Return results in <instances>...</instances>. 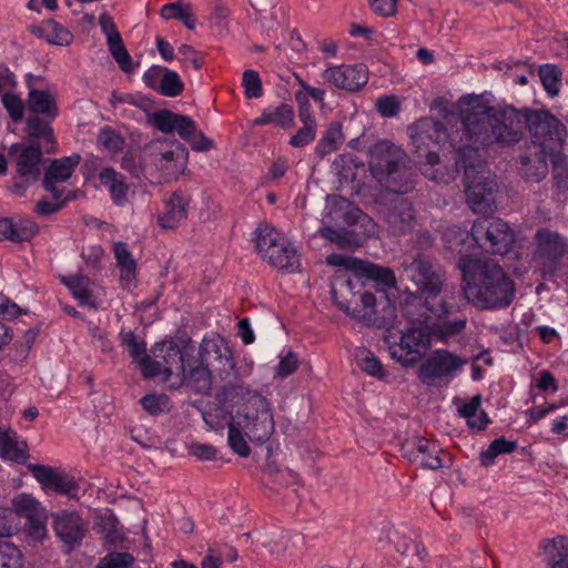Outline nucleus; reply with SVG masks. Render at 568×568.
<instances>
[{"label":"nucleus","mask_w":568,"mask_h":568,"mask_svg":"<svg viewBox=\"0 0 568 568\" xmlns=\"http://www.w3.org/2000/svg\"><path fill=\"white\" fill-rule=\"evenodd\" d=\"M355 288L356 281L332 285V300L338 310L377 328H386L394 324L396 306L387 292L379 290L377 294H373L369 290L361 292Z\"/></svg>","instance_id":"obj_5"},{"label":"nucleus","mask_w":568,"mask_h":568,"mask_svg":"<svg viewBox=\"0 0 568 568\" xmlns=\"http://www.w3.org/2000/svg\"><path fill=\"white\" fill-rule=\"evenodd\" d=\"M113 254L121 272V281L130 284L134 281L136 271V262L131 251L125 243L116 242L113 245Z\"/></svg>","instance_id":"obj_37"},{"label":"nucleus","mask_w":568,"mask_h":568,"mask_svg":"<svg viewBox=\"0 0 568 568\" xmlns=\"http://www.w3.org/2000/svg\"><path fill=\"white\" fill-rule=\"evenodd\" d=\"M408 445L412 446L409 459L419 463L423 468L437 470L445 466L443 456L446 455V452L436 440L416 436Z\"/></svg>","instance_id":"obj_26"},{"label":"nucleus","mask_w":568,"mask_h":568,"mask_svg":"<svg viewBox=\"0 0 568 568\" xmlns=\"http://www.w3.org/2000/svg\"><path fill=\"white\" fill-rule=\"evenodd\" d=\"M385 341L390 357L405 367L416 365L432 344L429 329L416 326L402 331L398 341H392V335H387Z\"/></svg>","instance_id":"obj_12"},{"label":"nucleus","mask_w":568,"mask_h":568,"mask_svg":"<svg viewBox=\"0 0 568 568\" xmlns=\"http://www.w3.org/2000/svg\"><path fill=\"white\" fill-rule=\"evenodd\" d=\"M17 511L24 513L27 516H31L38 506V501L30 495H20L13 500Z\"/></svg>","instance_id":"obj_64"},{"label":"nucleus","mask_w":568,"mask_h":568,"mask_svg":"<svg viewBox=\"0 0 568 568\" xmlns=\"http://www.w3.org/2000/svg\"><path fill=\"white\" fill-rule=\"evenodd\" d=\"M52 518L53 530L62 542L64 552H70L81 545L88 526L78 511L61 510L52 514Z\"/></svg>","instance_id":"obj_20"},{"label":"nucleus","mask_w":568,"mask_h":568,"mask_svg":"<svg viewBox=\"0 0 568 568\" xmlns=\"http://www.w3.org/2000/svg\"><path fill=\"white\" fill-rule=\"evenodd\" d=\"M468 363L466 357L446 348H436L418 368V378L427 385L436 382L449 383L455 379Z\"/></svg>","instance_id":"obj_13"},{"label":"nucleus","mask_w":568,"mask_h":568,"mask_svg":"<svg viewBox=\"0 0 568 568\" xmlns=\"http://www.w3.org/2000/svg\"><path fill=\"white\" fill-rule=\"evenodd\" d=\"M368 68L364 63L329 64L322 72V78L338 90L358 92L368 82Z\"/></svg>","instance_id":"obj_19"},{"label":"nucleus","mask_w":568,"mask_h":568,"mask_svg":"<svg viewBox=\"0 0 568 568\" xmlns=\"http://www.w3.org/2000/svg\"><path fill=\"white\" fill-rule=\"evenodd\" d=\"M526 130L532 143L557 151L567 133L565 124L550 111L513 105L465 110L455 131L433 118H422L408 126L422 174L438 183H449L455 172L463 171L467 205L481 215L494 213L498 192L496 176L481 152L493 144L518 143Z\"/></svg>","instance_id":"obj_1"},{"label":"nucleus","mask_w":568,"mask_h":568,"mask_svg":"<svg viewBox=\"0 0 568 568\" xmlns=\"http://www.w3.org/2000/svg\"><path fill=\"white\" fill-rule=\"evenodd\" d=\"M193 353H196V349L190 341L185 342L182 347L174 342L156 343L153 347L154 356L165 365L166 382L171 383L183 379L185 366Z\"/></svg>","instance_id":"obj_18"},{"label":"nucleus","mask_w":568,"mask_h":568,"mask_svg":"<svg viewBox=\"0 0 568 568\" xmlns=\"http://www.w3.org/2000/svg\"><path fill=\"white\" fill-rule=\"evenodd\" d=\"M39 233V226L31 220L14 223L9 217H0V241L22 243L32 240Z\"/></svg>","instance_id":"obj_31"},{"label":"nucleus","mask_w":568,"mask_h":568,"mask_svg":"<svg viewBox=\"0 0 568 568\" xmlns=\"http://www.w3.org/2000/svg\"><path fill=\"white\" fill-rule=\"evenodd\" d=\"M442 240L448 251L463 256L469 255L470 247L477 246L491 255L507 254L515 241L508 223L500 219H478L471 230L460 225H450L445 229Z\"/></svg>","instance_id":"obj_4"},{"label":"nucleus","mask_w":568,"mask_h":568,"mask_svg":"<svg viewBox=\"0 0 568 568\" xmlns=\"http://www.w3.org/2000/svg\"><path fill=\"white\" fill-rule=\"evenodd\" d=\"M169 398L166 395L146 394L140 399L142 408L152 416L160 415L166 409Z\"/></svg>","instance_id":"obj_47"},{"label":"nucleus","mask_w":568,"mask_h":568,"mask_svg":"<svg viewBox=\"0 0 568 568\" xmlns=\"http://www.w3.org/2000/svg\"><path fill=\"white\" fill-rule=\"evenodd\" d=\"M538 74L547 94L558 95L561 88V70L555 64L545 63L539 67Z\"/></svg>","instance_id":"obj_40"},{"label":"nucleus","mask_w":568,"mask_h":568,"mask_svg":"<svg viewBox=\"0 0 568 568\" xmlns=\"http://www.w3.org/2000/svg\"><path fill=\"white\" fill-rule=\"evenodd\" d=\"M237 376L236 363L225 338L204 336L197 354L193 353L185 366L183 379L172 381V387L186 385L195 393L206 394L214 379L224 383V387H233Z\"/></svg>","instance_id":"obj_3"},{"label":"nucleus","mask_w":568,"mask_h":568,"mask_svg":"<svg viewBox=\"0 0 568 568\" xmlns=\"http://www.w3.org/2000/svg\"><path fill=\"white\" fill-rule=\"evenodd\" d=\"M183 89L184 83L179 73L166 68L164 74H162L158 93L164 97L174 98L180 95L183 92Z\"/></svg>","instance_id":"obj_43"},{"label":"nucleus","mask_w":568,"mask_h":568,"mask_svg":"<svg viewBox=\"0 0 568 568\" xmlns=\"http://www.w3.org/2000/svg\"><path fill=\"white\" fill-rule=\"evenodd\" d=\"M358 365L364 373L377 379L385 377L382 362L369 352H367L365 356L358 361Z\"/></svg>","instance_id":"obj_51"},{"label":"nucleus","mask_w":568,"mask_h":568,"mask_svg":"<svg viewBox=\"0 0 568 568\" xmlns=\"http://www.w3.org/2000/svg\"><path fill=\"white\" fill-rule=\"evenodd\" d=\"M49 33L47 36L48 41L52 44L57 45H68L71 43L73 36L72 33L64 28L62 24L51 21L48 26Z\"/></svg>","instance_id":"obj_52"},{"label":"nucleus","mask_w":568,"mask_h":568,"mask_svg":"<svg viewBox=\"0 0 568 568\" xmlns=\"http://www.w3.org/2000/svg\"><path fill=\"white\" fill-rule=\"evenodd\" d=\"M532 260L544 281H552L568 264V239L548 227L534 235Z\"/></svg>","instance_id":"obj_8"},{"label":"nucleus","mask_w":568,"mask_h":568,"mask_svg":"<svg viewBox=\"0 0 568 568\" xmlns=\"http://www.w3.org/2000/svg\"><path fill=\"white\" fill-rule=\"evenodd\" d=\"M27 469L44 489L69 497L77 496L79 486L73 478L55 473L50 466L40 464H28Z\"/></svg>","instance_id":"obj_24"},{"label":"nucleus","mask_w":568,"mask_h":568,"mask_svg":"<svg viewBox=\"0 0 568 568\" xmlns=\"http://www.w3.org/2000/svg\"><path fill=\"white\" fill-rule=\"evenodd\" d=\"M100 183L109 191L112 202L121 206L126 201L129 185L125 176L113 168H104L99 173Z\"/></svg>","instance_id":"obj_32"},{"label":"nucleus","mask_w":568,"mask_h":568,"mask_svg":"<svg viewBox=\"0 0 568 568\" xmlns=\"http://www.w3.org/2000/svg\"><path fill=\"white\" fill-rule=\"evenodd\" d=\"M376 108L379 114L385 118L395 116L400 110L399 102L394 95H384L378 98Z\"/></svg>","instance_id":"obj_56"},{"label":"nucleus","mask_w":568,"mask_h":568,"mask_svg":"<svg viewBox=\"0 0 568 568\" xmlns=\"http://www.w3.org/2000/svg\"><path fill=\"white\" fill-rule=\"evenodd\" d=\"M254 125H274L282 130H290L295 124V113L291 104L278 102L263 109L261 114L254 119Z\"/></svg>","instance_id":"obj_29"},{"label":"nucleus","mask_w":568,"mask_h":568,"mask_svg":"<svg viewBox=\"0 0 568 568\" xmlns=\"http://www.w3.org/2000/svg\"><path fill=\"white\" fill-rule=\"evenodd\" d=\"M466 298L478 310H503L515 297V284L504 268L489 260L466 255L458 260Z\"/></svg>","instance_id":"obj_2"},{"label":"nucleus","mask_w":568,"mask_h":568,"mask_svg":"<svg viewBox=\"0 0 568 568\" xmlns=\"http://www.w3.org/2000/svg\"><path fill=\"white\" fill-rule=\"evenodd\" d=\"M134 560L130 552L111 551L102 557L94 568H131Z\"/></svg>","instance_id":"obj_44"},{"label":"nucleus","mask_w":568,"mask_h":568,"mask_svg":"<svg viewBox=\"0 0 568 568\" xmlns=\"http://www.w3.org/2000/svg\"><path fill=\"white\" fill-rule=\"evenodd\" d=\"M103 254L104 251L100 245H90L82 248L81 257L87 266L91 268H98L100 266Z\"/></svg>","instance_id":"obj_58"},{"label":"nucleus","mask_w":568,"mask_h":568,"mask_svg":"<svg viewBox=\"0 0 568 568\" xmlns=\"http://www.w3.org/2000/svg\"><path fill=\"white\" fill-rule=\"evenodd\" d=\"M540 548L541 561L546 568H568V537L544 539Z\"/></svg>","instance_id":"obj_30"},{"label":"nucleus","mask_w":568,"mask_h":568,"mask_svg":"<svg viewBox=\"0 0 568 568\" xmlns=\"http://www.w3.org/2000/svg\"><path fill=\"white\" fill-rule=\"evenodd\" d=\"M296 80L300 88L306 90L310 98L322 109L325 104L326 90L320 87H313L300 77H297Z\"/></svg>","instance_id":"obj_62"},{"label":"nucleus","mask_w":568,"mask_h":568,"mask_svg":"<svg viewBox=\"0 0 568 568\" xmlns=\"http://www.w3.org/2000/svg\"><path fill=\"white\" fill-rule=\"evenodd\" d=\"M99 142L103 148L111 152H119L123 149L124 140L113 129L105 126L99 134Z\"/></svg>","instance_id":"obj_50"},{"label":"nucleus","mask_w":568,"mask_h":568,"mask_svg":"<svg viewBox=\"0 0 568 568\" xmlns=\"http://www.w3.org/2000/svg\"><path fill=\"white\" fill-rule=\"evenodd\" d=\"M165 69H166L165 67H161V65H153V67L149 68L143 73V77H142L144 84L149 89H151L155 92H159L161 78H162V74H164Z\"/></svg>","instance_id":"obj_59"},{"label":"nucleus","mask_w":568,"mask_h":568,"mask_svg":"<svg viewBox=\"0 0 568 568\" xmlns=\"http://www.w3.org/2000/svg\"><path fill=\"white\" fill-rule=\"evenodd\" d=\"M256 248L263 258L275 268L292 274L301 268V256L294 243L268 224L255 231Z\"/></svg>","instance_id":"obj_7"},{"label":"nucleus","mask_w":568,"mask_h":568,"mask_svg":"<svg viewBox=\"0 0 568 568\" xmlns=\"http://www.w3.org/2000/svg\"><path fill=\"white\" fill-rule=\"evenodd\" d=\"M191 194L185 190H175L163 201V211L158 214L159 226L165 230L176 229L187 219Z\"/></svg>","instance_id":"obj_22"},{"label":"nucleus","mask_w":568,"mask_h":568,"mask_svg":"<svg viewBox=\"0 0 568 568\" xmlns=\"http://www.w3.org/2000/svg\"><path fill=\"white\" fill-rule=\"evenodd\" d=\"M405 275L415 284L416 291L422 294L423 308L427 306V301L438 302L437 296L443 287V275L429 257L417 254L405 267Z\"/></svg>","instance_id":"obj_16"},{"label":"nucleus","mask_w":568,"mask_h":568,"mask_svg":"<svg viewBox=\"0 0 568 568\" xmlns=\"http://www.w3.org/2000/svg\"><path fill=\"white\" fill-rule=\"evenodd\" d=\"M154 164L164 182L176 181L186 169L189 151L180 142L174 141L169 148H158L154 152Z\"/></svg>","instance_id":"obj_21"},{"label":"nucleus","mask_w":568,"mask_h":568,"mask_svg":"<svg viewBox=\"0 0 568 568\" xmlns=\"http://www.w3.org/2000/svg\"><path fill=\"white\" fill-rule=\"evenodd\" d=\"M328 222H333L336 225L343 223L347 226L356 224H371V217L363 211L355 209L352 203L345 197H336L333 200L325 215Z\"/></svg>","instance_id":"obj_28"},{"label":"nucleus","mask_w":568,"mask_h":568,"mask_svg":"<svg viewBox=\"0 0 568 568\" xmlns=\"http://www.w3.org/2000/svg\"><path fill=\"white\" fill-rule=\"evenodd\" d=\"M0 568H21L20 551L16 547L0 545Z\"/></svg>","instance_id":"obj_53"},{"label":"nucleus","mask_w":568,"mask_h":568,"mask_svg":"<svg viewBox=\"0 0 568 568\" xmlns=\"http://www.w3.org/2000/svg\"><path fill=\"white\" fill-rule=\"evenodd\" d=\"M99 26L106 38L108 49L112 58L123 72L132 73L134 71L133 60L123 43L112 17L106 12L101 13L99 16Z\"/></svg>","instance_id":"obj_23"},{"label":"nucleus","mask_w":568,"mask_h":568,"mask_svg":"<svg viewBox=\"0 0 568 568\" xmlns=\"http://www.w3.org/2000/svg\"><path fill=\"white\" fill-rule=\"evenodd\" d=\"M354 275L346 280H338L333 285H337L341 282H355V291L361 290L364 292L369 290L373 294H377V291L383 290L387 292L388 288L395 287L396 276L393 270L385 266H379L369 262L361 260H352Z\"/></svg>","instance_id":"obj_17"},{"label":"nucleus","mask_w":568,"mask_h":568,"mask_svg":"<svg viewBox=\"0 0 568 568\" xmlns=\"http://www.w3.org/2000/svg\"><path fill=\"white\" fill-rule=\"evenodd\" d=\"M1 103L7 110L9 116L14 121L19 122L23 118L24 104L22 100L10 92H6L1 98Z\"/></svg>","instance_id":"obj_48"},{"label":"nucleus","mask_w":568,"mask_h":568,"mask_svg":"<svg viewBox=\"0 0 568 568\" xmlns=\"http://www.w3.org/2000/svg\"><path fill=\"white\" fill-rule=\"evenodd\" d=\"M536 387L541 392L556 393L558 390V383L549 371L544 369L539 372Z\"/></svg>","instance_id":"obj_63"},{"label":"nucleus","mask_w":568,"mask_h":568,"mask_svg":"<svg viewBox=\"0 0 568 568\" xmlns=\"http://www.w3.org/2000/svg\"><path fill=\"white\" fill-rule=\"evenodd\" d=\"M316 132H317V129L301 126L296 131V133L290 138L288 144L292 148H304V146L311 144L315 140Z\"/></svg>","instance_id":"obj_55"},{"label":"nucleus","mask_w":568,"mask_h":568,"mask_svg":"<svg viewBox=\"0 0 568 568\" xmlns=\"http://www.w3.org/2000/svg\"><path fill=\"white\" fill-rule=\"evenodd\" d=\"M11 153H17V175L13 179L12 191L17 195H24L27 190L39 181L42 165L47 160L40 145L36 143H16L11 146Z\"/></svg>","instance_id":"obj_14"},{"label":"nucleus","mask_w":568,"mask_h":568,"mask_svg":"<svg viewBox=\"0 0 568 568\" xmlns=\"http://www.w3.org/2000/svg\"><path fill=\"white\" fill-rule=\"evenodd\" d=\"M80 160L81 156L74 153L70 156L52 160L45 169L43 187L53 195L54 200H59L62 196V191L57 187V183L69 180L79 165Z\"/></svg>","instance_id":"obj_25"},{"label":"nucleus","mask_w":568,"mask_h":568,"mask_svg":"<svg viewBox=\"0 0 568 568\" xmlns=\"http://www.w3.org/2000/svg\"><path fill=\"white\" fill-rule=\"evenodd\" d=\"M406 152L388 140L377 141L368 150V168L381 187L405 194L415 186V173Z\"/></svg>","instance_id":"obj_6"},{"label":"nucleus","mask_w":568,"mask_h":568,"mask_svg":"<svg viewBox=\"0 0 568 568\" xmlns=\"http://www.w3.org/2000/svg\"><path fill=\"white\" fill-rule=\"evenodd\" d=\"M481 405V396L475 395L458 407L459 416L465 418L467 424L476 416Z\"/></svg>","instance_id":"obj_61"},{"label":"nucleus","mask_w":568,"mask_h":568,"mask_svg":"<svg viewBox=\"0 0 568 568\" xmlns=\"http://www.w3.org/2000/svg\"><path fill=\"white\" fill-rule=\"evenodd\" d=\"M298 367L297 356L294 352L290 351L285 356L280 358L276 366V375L280 377H287L292 375Z\"/></svg>","instance_id":"obj_57"},{"label":"nucleus","mask_w":568,"mask_h":568,"mask_svg":"<svg viewBox=\"0 0 568 568\" xmlns=\"http://www.w3.org/2000/svg\"><path fill=\"white\" fill-rule=\"evenodd\" d=\"M321 234L324 239L337 244L338 246L344 247L351 244L352 232H348L345 229L324 226L321 229Z\"/></svg>","instance_id":"obj_54"},{"label":"nucleus","mask_w":568,"mask_h":568,"mask_svg":"<svg viewBox=\"0 0 568 568\" xmlns=\"http://www.w3.org/2000/svg\"><path fill=\"white\" fill-rule=\"evenodd\" d=\"M119 338L121 345L128 351L134 362L139 363L143 356H148L146 343L144 341H138L133 331L122 328L119 333Z\"/></svg>","instance_id":"obj_41"},{"label":"nucleus","mask_w":568,"mask_h":568,"mask_svg":"<svg viewBox=\"0 0 568 568\" xmlns=\"http://www.w3.org/2000/svg\"><path fill=\"white\" fill-rule=\"evenodd\" d=\"M385 221L393 235L410 232L415 222L413 203L406 197H396L386 212Z\"/></svg>","instance_id":"obj_27"},{"label":"nucleus","mask_w":568,"mask_h":568,"mask_svg":"<svg viewBox=\"0 0 568 568\" xmlns=\"http://www.w3.org/2000/svg\"><path fill=\"white\" fill-rule=\"evenodd\" d=\"M161 17L165 20L175 19L181 21L189 30H194L196 19L190 11L189 6L180 2H169L161 8Z\"/></svg>","instance_id":"obj_39"},{"label":"nucleus","mask_w":568,"mask_h":568,"mask_svg":"<svg viewBox=\"0 0 568 568\" xmlns=\"http://www.w3.org/2000/svg\"><path fill=\"white\" fill-rule=\"evenodd\" d=\"M139 365L141 367L142 375L145 378L162 376L163 379L166 381L165 365L160 362V359H152L149 355L143 356V358L140 359Z\"/></svg>","instance_id":"obj_49"},{"label":"nucleus","mask_w":568,"mask_h":568,"mask_svg":"<svg viewBox=\"0 0 568 568\" xmlns=\"http://www.w3.org/2000/svg\"><path fill=\"white\" fill-rule=\"evenodd\" d=\"M152 124L163 133H176L193 151L205 152L214 146V142L197 130L195 121L189 115L162 109L153 113Z\"/></svg>","instance_id":"obj_11"},{"label":"nucleus","mask_w":568,"mask_h":568,"mask_svg":"<svg viewBox=\"0 0 568 568\" xmlns=\"http://www.w3.org/2000/svg\"><path fill=\"white\" fill-rule=\"evenodd\" d=\"M227 443L231 449L241 457H247L251 448L247 445L242 430L234 424H230L227 432Z\"/></svg>","instance_id":"obj_46"},{"label":"nucleus","mask_w":568,"mask_h":568,"mask_svg":"<svg viewBox=\"0 0 568 568\" xmlns=\"http://www.w3.org/2000/svg\"><path fill=\"white\" fill-rule=\"evenodd\" d=\"M243 410V420L239 422V425L251 442L263 445L274 432L273 414L268 402L265 397L255 395Z\"/></svg>","instance_id":"obj_15"},{"label":"nucleus","mask_w":568,"mask_h":568,"mask_svg":"<svg viewBox=\"0 0 568 568\" xmlns=\"http://www.w3.org/2000/svg\"><path fill=\"white\" fill-rule=\"evenodd\" d=\"M373 12L379 17H392L397 11V0H368Z\"/></svg>","instance_id":"obj_60"},{"label":"nucleus","mask_w":568,"mask_h":568,"mask_svg":"<svg viewBox=\"0 0 568 568\" xmlns=\"http://www.w3.org/2000/svg\"><path fill=\"white\" fill-rule=\"evenodd\" d=\"M567 133L560 141V146L557 150H550L541 145V143H532L523 154L519 155V171L526 181L539 182L546 178L548 173V160L550 161L554 170V176L557 180V185L560 186L561 181L568 176L566 168V155L562 152V146L566 141Z\"/></svg>","instance_id":"obj_9"},{"label":"nucleus","mask_w":568,"mask_h":568,"mask_svg":"<svg viewBox=\"0 0 568 568\" xmlns=\"http://www.w3.org/2000/svg\"><path fill=\"white\" fill-rule=\"evenodd\" d=\"M93 529L106 545L116 546L123 540V536L119 530V520L110 509H106L105 513L97 517Z\"/></svg>","instance_id":"obj_35"},{"label":"nucleus","mask_w":568,"mask_h":568,"mask_svg":"<svg viewBox=\"0 0 568 568\" xmlns=\"http://www.w3.org/2000/svg\"><path fill=\"white\" fill-rule=\"evenodd\" d=\"M29 110L34 114H42L49 121L58 115V106L54 97L45 90H29Z\"/></svg>","instance_id":"obj_36"},{"label":"nucleus","mask_w":568,"mask_h":568,"mask_svg":"<svg viewBox=\"0 0 568 568\" xmlns=\"http://www.w3.org/2000/svg\"><path fill=\"white\" fill-rule=\"evenodd\" d=\"M436 320L432 323L430 333L439 342L448 344L460 336L467 325V318L460 314L459 310L453 303L446 301H427V306L416 316L410 317L412 322H427L430 316Z\"/></svg>","instance_id":"obj_10"},{"label":"nucleus","mask_w":568,"mask_h":568,"mask_svg":"<svg viewBox=\"0 0 568 568\" xmlns=\"http://www.w3.org/2000/svg\"><path fill=\"white\" fill-rule=\"evenodd\" d=\"M516 448V440H508L504 436L498 437L488 445L487 449L479 454V463L484 467H490L499 455L511 454Z\"/></svg>","instance_id":"obj_38"},{"label":"nucleus","mask_w":568,"mask_h":568,"mask_svg":"<svg viewBox=\"0 0 568 568\" xmlns=\"http://www.w3.org/2000/svg\"><path fill=\"white\" fill-rule=\"evenodd\" d=\"M344 140L345 135L342 123L337 121L331 122L315 145L314 156L318 161L324 160L327 155L337 151Z\"/></svg>","instance_id":"obj_33"},{"label":"nucleus","mask_w":568,"mask_h":568,"mask_svg":"<svg viewBox=\"0 0 568 568\" xmlns=\"http://www.w3.org/2000/svg\"><path fill=\"white\" fill-rule=\"evenodd\" d=\"M27 130L31 138L43 140L45 143H53V129L49 121L39 116H30L27 120Z\"/></svg>","instance_id":"obj_42"},{"label":"nucleus","mask_w":568,"mask_h":568,"mask_svg":"<svg viewBox=\"0 0 568 568\" xmlns=\"http://www.w3.org/2000/svg\"><path fill=\"white\" fill-rule=\"evenodd\" d=\"M244 94L247 99H257L263 95V85L258 72L245 70L242 77Z\"/></svg>","instance_id":"obj_45"},{"label":"nucleus","mask_w":568,"mask_h":568,"mask_svg":"<svg viewBox=\"0 0 568 568\" xmlns=\"http://www.w3.org/2000/svg\"><path fill=\"white\" fill-rule=\"evenodd\" d=\"M0 458L24 464L28 458L27 444L19 443L18 436L10 429L0 428Z\"/></svg>","instance_id":"obj_34"}]
</instances>
